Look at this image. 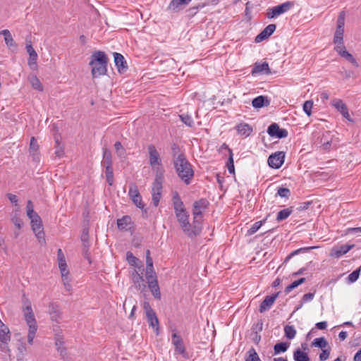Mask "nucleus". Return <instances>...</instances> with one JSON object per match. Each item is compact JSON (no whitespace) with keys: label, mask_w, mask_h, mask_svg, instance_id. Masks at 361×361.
I'll use <instances>...</instances> for the list:
<instances>
[{"label":"nucleus","mask_w":361,"mask_h":361,"mask_svg":"<svg viewBox=\"0 0 361 361\" xmlns=\"http://www.w3.org/2000/svg\"><path fill=\"white\" fill-rule=\"evenodd\" d=\"M173 163L178 177L186 185L190 184L194 176V171L185 154L183 153L178 154Z\"/></svg>","instance_id":"nucleus-1"},{"label":"nucleus","mask_w":361,"mask_h":361,"mask_svg":"<svg viewBox=\"0 0 361 361\" xmlns=\"http://www.w3.org/2000/svg\"><path fill=\"white\" fill-rule=\"evenodd\" d=\"M108 58L102 51H94L92 56L89 65L92 66L91 73L93 78H98L106 75L107 72Z\"/></svg>","instance_id":"nucleus-2"},{"label":"nucleus","mask_w":361,"mask_h":361,"mask_svg":"<svg viewBox=\"0 0 361 361\" xmlns=\"http://www.w3.org/2000/svg\"><path fill=\"white\" fill-rule=\"evenodd\" d=\"M149 164L155 171V178H164V169L161 157L156 147L150 144L147 146Z\"/></svg>","instance_id":"nucleus-3"},{"label":"nucleus","mask_w":361,"mask_h":361,"mask_svg":"<svg viewBox=\"0 0 361 361\" xmlns=\"http://www.w3.org/2000/svg\"><path fill=\"white\" fill-rule=\"evenodd\" d=\"M178 221L179 222L183 231L189 236L197 235L201 231V227L197 220L194 221V226L192 229L190 228V224L189 222V214L186 211L183 212H178L176 214Z\"/></svg>","instance_id":"nucleus-4"},{"label":"nucleus","mask_w":361,"mask_h":361,"mask_svg":"<svg viewBox=\"0 0 361 361\" xmlns=\"http://www.w3.org/2000/svg\"><path fill=\"white\" fill-rule=\"evenodd\" d=\"M23 312L25 319L29 326L27 343L28 344L32 345L37 330V326L36 324V319L30 302H28V304L23 308Z\"/></svg>","instance_id":"nucleus-5"},{"label":"nucleus","mask_w":361,"mask_h":361,"mask_svg":"<svg viewBox=\"0 0 361 361\" xmlns=\"http://www.w3.org/2000/svg\"><path fill=\"white\" fill-rule=\"evenodd\" d=\"M32 230L38 238L39 242L41 240L44 241V233L42 225V221L39 215H36L30 218Z\"/></svg>","instance_id":"nucleus-6"},{"label":"nucleus","mask_w":361,"mask_h":361,"mask_svg":"<svg viewBox=\"0 0 361 361\" xmlns=\"http://www.w3.org/2000/svg\"><path fill=\"white\" fill-rule=\"evenodd\" d=\"M164 178H155L152 184V204L154 207H157L159 205L161 197Z\"/></svg>","instance_id":"nucleus-7"},{"label":"nucleus","mask_w":361,"mask_h":361,"mask_svg":"<svg viewBox=\"0 0 361 361\" xmlns=\"http://www.w3.org/2000/svg\"><path fill=\"white\" fill-rule=\"evenodd\" d=\"M171 343L175 347L176 353L181 355L182 357L185 359L190 358V355L186 351V349L183 344V341L180 336H178L176 333L173 334L171 337Z\"/></svg>","instance_id":"nucleus-8"},{"label":"nucleus","mask_w":361,"mask_h":361,"mask_svg":"<svg viewBox=\"0 0 361 361\" xmlns=\"http://www.w3.org/2000/svg\"><path fill=\"white\" fill-rule=\"evenodd\" d=\"M285 153L283 152H276L271 154L267 160L269 166L272 169H279L284 162Z\"/></svg>","instance_id":"nucleus-9"},{"label":"nucleus","mask_w":361,"mask_h":361,"mask_svg":"<svg viewBox=\"0 0 361 361\" xmlns=\"http://www.w3.org/2000/svg\"><path fill=\"white\" fill-rule=\"evenodd\" d=\"M267 133L272 137L284 138L288 135L287 130L280 128L279 125L276 123H271L267 128Z\"/></svg>","instance_id":"nucleus-10"},{"label":"nucleus","mask_w":361,"mask_h":361,"mask_svg":"<svg viewBox=\"0 0 361 361\" xmlns=\"http://www.w3.org/2000/svg\"><path fill=\"white\" fill-rule=\"evenodd\" d=\"M208 204L209 202L203 198L194 202L192 209L194 219L197 220L198 217H202V211L207 207Z\"/></svg>","instance_id":"nucleus-11"},{"label":"nucleus","mask_w":361,"mask_h":361,"mask_svg":"<svg viewBox=\"0 0 361 361\" xmlns=\"http://www.w3.org/2000/svg\"><path fill=\"white\" fill-rule=\"evenodd\" d=\"M128 195L134 204L140 209H143L145 204L142 202V197L138 191L137 186L131 185L129 188Z\"/></svg>","instance_id":"nucleus-12"},{"label":"nucleus","mask_w":361,"mask_h":361,"mask_svg":"<svg viewBox=\"0 0 361 361\" xmlns=\"http://www.w3.org/2000/svg\"><path fill=\"white\" fill-rule=\"evenodd\" d=\"M354 247V244L335 245L332 247L331 250L330 256L335 258H339L343 255L346 254L349 250L353 249Z\"/></svg>","instance_id":"nucleus-13"},{"label":"nucleus","mask_w":361,"mask_h":361,"mask_svg":"<svg viewBox=\"0 0 361 361\" xmlns=\"http://www.w3.org/2000/svg\"><path fill=\"white\" fill-rule=\"evenodd\" d=\"M132 281L135 288L143 292L146 289V283L143 276L140 274L137 271L134 270L132 273Z\"/></svg>","instance_id":"nucleus-14"},{"label":"nucleus","mask_w":361,"mask_h":361,"mask_svg":"<svg viewBox=\"0 0 361 361\" xmlns=\"http://www.w3.org/2000/svg\"><path fill=\"white\" fill-rule=\"evenodd\" d=\"M332 106H334L341 114L349 121H352L350 116L348 112V107L340 99H334L332 101Z\"/></svg>","instance_id":"nucleus-15"},{"label":"nucleus","mask_w":361,"mask_h":361,"mask_svg":"<svg viewBox=\"0 0 361 361\" xmlns=\"http://www.w3.org/2000/svg\"><path fill=\"white\" fill-rule=\"evenodd\" d=\"M275 24H269L255 37V42L259 43L269 38L276 30Z\"/></svg>","instance_id":"nucleus-16"},{"label":"nucleus","mask_w":361,"mask_h":361,"mask_svg":"<svg viewBox=\"0 0 361 361\" xmlns=\"http://www.w3.org/2000/svg\"><path fill=\"white\" fill-rule=\"evenodd\" d=\"M147 280L148 287L152 292V295L156 299L161 298V292L158 283V281L157 276H154L153 278H146Z\"/></svg>","instance_id":"nucleus-17"},{"label":"nucleus","mask_w":361,"mask_h":361,"mask_svg":"<svg viewBox=\"0 0 361 361\" xmlns=\"http://www.w3.org/2000/svg\"><path fill=\"white\" fill-rule=\"evenodd\" d=\"M279 293H276L272 295L266 296L264 300L261 302L259 308V312L262 313L268 310L274 303L276 299L278 298Z\"/></svg>","instance_id":"nucleus-18"},{"label":"nucleus","mask_w":361,"mask_h":361,"mask_svg":"<svg viewBox=\"0 0 361 361\" xmlns=\"http://www.w3.org/2000/svg\"><path fill=\"white\" fill-rule=\"evenodd\" d=\"M11 221L15 225L16 228L18 229L17 231H15L13 232L14 238H17L20 235L19 230H20L23 226V222L19 216V208H18L13 212V214H11Z\"/></svg>","instance_id":"nucleus-19"},{"label":"nucleus","mask_w":361,"mask_h":361,"mask_svg":"<svg viewBox=\"0 0 361 361\" xmlns=\"http://www.w3.org/2000/svg\"><path fill=\"white\" fill-rule=\"evenodd\" d=\"M114 63L115 66L118 68V71L119 73H123L125 72L127 68V62L123 57V56L119 53L114 52Z\"/></svg>","instance_id":"nucleus-20"},{"label":"nucleus","mask_w":361,"mask_h":361,"mask_svg":"<svg viewBox=\"0 0 361 361\" xmlns=\"http://www.w3.org/2000/svg\"><path fill=\"white\" fill-rule=\"evenodd\" d=\"M257 73H263L266 75H269L271 73L269 67V63L266 61L263 63H259L257 62L255 63V66L252 70V74L255 75Z\"/></svg>","instance_id":"nucleus-21"},{"label":"nucleus","mask_w":361,"mask_h":361,"mask_svg":"<svg viewBox=\"0 0 361 361\" xmlns=\"http://www.w3.org/2000/svg\"><path fill=\"white\" fill-rule=\"evenodd\" d=\"M172 201L175 214L186 211L184 204L178 192L176 191L173 193Z\"/></svg>","instance_id":"nucleus-22"},{"label":"nucleus","mask_w":361,"mask_h":361,"mask_svg":"<svg viewBox=\"0 0 361 361\" xmlns=\"http://www.w3.org/2000/svg\"><path fill=\"white\" fill-rule=\"evenodd\" d=\"M57 260L61 274L64 275V273L69 274V270L67 268L66 257L61 249H59L57 251Z\"/></svg>","instance_id":"nucleus-23"},{"label":"nucleus","mask_w":361,"mask_h":361,"mask_svg":"<svg viewBox=\"0 0 361 361\" xmlns=\"http://www.w3.org/2000/svg\"><path fill=\"white\" fill-rule=\"evenodd\" d=\"M49 311L51 319L59 323L61 319V312L59 305L56 303H51L49 307Z\"/></svg>","instance_id":"nucleus-24"},{"label":"nucleus","mask_w":361,"mask_h":361,"mask_svg":"<svg viewBox=\"0 0 361 361\" xmlns=\"http://www.w3.org/2000/svg\"><path fill=\"white\" fill-rule=\"evenodd\" d=\"M270 104V100L267 97L260 95L254 98L252 101V105L255 109H259L263 106H267Z\"/></svg>","instance_id":"nucleus-25"},{"label":"nucleus","mask_w":361,"mask_h":361,"mask_svg":"<svg viewBox=\"0 0 361 361\" xmlns=\"http://www.w3.org/2000/svg\"><path fill=\"white\" fill-rule=\"evenodd\" d=\"M133 224L131 217L130 216H123L117 220L118 228L121 230H130Z\"/></svg>","instance_id":"nucleus-26"},{"label":"nucleus","mask_w":361,"mask_h":361,"mask_svg":"<svg viewBox=\"0 0 361 361\" xmlns=\"http://www.w3.org/2000/svg\"><path fill=\"white\" fill-rule=\"evenodd\" d=\"M238 135L247 137L252 132V128L247 123H241L235 127Z\"/></svg>","instance_id":"nucleus-27"},{"label":"nucleus","mask_w":361,"mask_h":361,"mask_svg":"<svg viewBox=\"0 0 361 361\" xmlns=\"http://www.w3.org/2000/svg\"><path fill=\"white\" fill-rule=\"evenodd\" d=\"M294 6L293 1H286L280 5L273 7L277 16L283 14L289 11Z\"/></svg>","instance_id":"nucleus-28"},{"label":"nucleus","mask_w":361,"mask_h":361,"mask_svg":"<svg viewBox=\"0 0 361 361\" xmlns=\"http://www.w3.org/2000/svg\"><path fill=\"white\" fill-rule=\"evenodd\" d=\"M0 35H3L6 46L9 48L16 47V44L8 30H3L0 31Z\"/></svg>","instance_id":"nucleus-29"},{"label":"nucleus","mask_w":361,"mask_h":361,"mask_svg":"<svg viewBox=\"0 0 361 361\" xmlns=\"http://www.w3.org/2000/svg\"><path fill=\"white\" fill-rule=\"evenodd\" d=\"M146 265V278H153L154 276H157L154 270L153 261L151 257H147Z\"/></svg>","instance_id":"nucleus-30"},{"label":"nucleus","mask_w":361,"mask_h":361,"mask_svg":"<svg viewBox=\"0 0 361 361\" xmlns=\"http://www.w3.org/2000/svg\"><path fill=\"white\" fill-rule=\"evenodd\" d=\"M63 344L64 342L63 341V338L60 336L55 338V345L56 347V350L60 353L62 358H64L66 355V348L64 347Z\"/></svg>","instance_id":"nucleus-31"},{"label":"nucleus","mask_w":361,"mask_h":361,"mask_svg":"<svg viewBox=\"0 0 361 361\" xmlns=\"http://www.w3.org/2000/svg\"><path fill=\"white\" fill-rule=\"evenodd\" d=\"M26 50H27V52L30 55V58H29V60H28L29 66H32V64H35L37 59V54L36 53V51L33 49V47H32L31 44H26Z\"/></svg>","instance_id":"nucleus-32"},{"label":"nucleus","mask_w":361,"mask_h":361,"mask_svg":"<svg viewBox=\"0 0 361 361\" xmlns=\"http://www.w3.org/2000/svg\"><path fill=\"white\" fill-rule=\"evenodd\" d=\"M0 339L11 340V332L8 327L0 319Z\"/></svg>","instance_id":"nucleus-33"},{"label":"nucleus","mask_w":361,"mask_h":361,"mask_svg":"<svg viewBox=\"0 0 361 361\" xmlns=\"http://www.w3.org/2000/svg\"><path fill=\"white\" fill-rule=\"evenodd\" d=\"M293 359L295 361H310L307 353L299 348L293 352Z\"/></svg>","instance_id":"nucleus-34"},{"label":"nucleus","mask_w":361,"mask_h":361,"mask_svg":"<svg viewBox=\"0 0 361 361\" xmlns=\"http://www.w3.org/2000/svg\"><path fill=\"white\" fill-rule=\"evenodd\" d=\"M28 80L34 89L40 92L43 91V86L39 78L35 75H30Z\"/></svg>","instance_id":"nucleus-35"},{"label":"nucleus","mask_w":361,"mask_h":361,"mask_svg":"<svg viewBox=\"0 0 361 361\" xmlns=\"http://www.w3.org/2000/svg\"><path fill=\"white\" fill-rule=\"evenodd\" d=\"M290 343L287 342L277 343L274 346V355H279L281 353H285L289 348Z\"/></svg>","instance_id":"nucleus-36"},{"label":"nucleus","mask_w":361,"mask_h":361,"mask_svg":"<svg viewBox=\"0 0 361 361\" xmlns=\"http://www.w3.org/2000/svg\"><path fill=\"white\" fill-rule=\"evenodd\" d=\"M293 211V207H290L279 211L276 216V221H281L286 219L292 214Z\"/></svg>","instance_id":"nucleus-37"},{"label":"nucleus","mask_w":361,"mask_h":361,"mask_svg":"<svg viewBox=\"0 0 361 361\" xmlns=\"http://www.w3.org/2000/svg\"><path fill=\"white\" fill-rule=\"evenodd\" d=\"M191 1V0H172L170 4H169V6L168 7V8L169 10H172V11H178L179 7L182 5H187Z\"/></svg>","instance_id":"nucleus-38"},{"label":"nucleus","mask_w":361,"mask_h":361,"mask_svg":"<svg viewBox=\"0 0 361 361\" xmlns=\"http://www.w3.org/2000/svg\"><path fill=\"white\" fill-rule=\"evenodd\" d=\"M245 361H262L257 353L255 349L252 347L249 349V350L247 352Z\"/></svg>","instance_id":"nucleus-39"},{"label":"nucleus","mask_w":361,"mask_h":361,"mask_svg":"<svg viewBox=\"0 0 361 361\" xmlns=\"http://www.w3.org/2000/svg\"><path fill=\"white\" fill-rule=\"evenodd\" d=\"M102 164L103 166L113 164L111 152L106 148H103V161Z\"/></svg>","instance_id":"nucleus-40"},{"label":"nucleus","mask_w":361,"mask_h":361,"mask_svg":"<svg viewBox=\"0 0 361 361\" xmlns=\"http://www.w3.org/2000/svg\"><path fill=\"white\" fill-rule=\"evenodd\" d=\"M316 247L313 246V247H301V248H299L296 250H294L293 251L290 255H288L285 260H284V262H288L293 257H294L295 255H298L300 253H304L308 250H312V249H314Z\"/></svg>","instance_id":"nucleus-41"},{"label":"nucleus","mask_w":361,"mask_h":361,"mask_svg":"<svg viewBox=\"0 0 361 361\" xmlns=\"http://www.w3.org/2000/svg\"><path fill=\"white\" fill-rule=\"evenodd\" d=\"M105 167V175L106 181L109 185H112L114 183V172L112 165L104 166Z\"/></svg>","instance_id":"nucleus-42"},{"label":"nucleus","mask_w":361,"mask_h":361,"mask_svg":"<svg viewBox=\"0 0 361 361\" xmlns=\"http://www.w3.org/2000/svg\"><path fill=\"white\" fill-rule=\"evenodd\" d=\"M229 157L226 163V166L229 173L234 174L235 173V166L233 161V154L231 149H228Z\"/></svg>","instance_id":"nucleus-43"},{"label":"nucleus","mask_w":361,"mask_h":361,"mask_svg":"<svg viewBox=\"0 0 361 361\" xmlns=\"http://www.w3.org/2000/svg\"><path fill=\"white\" fill-rule=\"evenodd\" d=\"M146 317L149 326H152V328H156V330L157 331L159 329V320L156 315V313L154 312Z\"/></svg>","instance_id":"nucleus-44"},{"label":"nucleus","mask_w":361,"mask_h":361,"mask_svg":"<svg viewBox=\"0 0 361 361\" xmlns=\"http://www.w3.org/2000/svg\"><path fill=\"white\" fill-rule=\"evenodd\" d=\"M285 336L288 339H293L296 335V330L293 326L287 325L284 327Z\"/></svg>","instance_id":"nucleus-45"},{"label":"nucleus","mask_w":361,"mask_h":361,"mask_svg":"<svg viewBox=\"0 0 361 361\" xmlns=\"http://www.w3.org/2000/svg\"><path fill=\"white\" fill-rule=\"evenodd\" d=\"M312 345L313 346L323 349L328 345V342L326 341V339L324 337H320V338H315L313 341Z\"/></svg>","instance_id":"nucleus-46"},{"label":"nucleus","mask_w":361,"mask_h":361,"mask_svg":"<svg viewBox=\"0 0 361 361\" xmlns=\"http://www.w3.org/2000/svg\"><path fill=\"white\" fill-rule=\"evenodd\" d=\"M114 147L116 149V152L118 157L125 158L126 156V152L125 148L123 147L120 142H116L114 144Z\"/></svg>","instance_id":"nucleus-47"},{"label":"nucleus","mask_w":361,"mask_h":361,"mask_svg":"<svg viewBox=\"0 0 361 361\" xmlns=\"http://www.w3.org/2000/svg\"><path fill=\"white\" fill-rule=\"evenodd\" d=\"M181 121L183 123H184L186 126H189V127H192L194 124V121H193V119L191 117L190 115H189L188 114H183L179 116Z\"/></svg>","instance_id":"nucleus-48"},{"label":"nucleus","mask_w":361,"mask_h":361,"mask_svg":"<svg viewBox=\"0 0 361 361\" xmlns=\"http://www.w3.org/2000/svg\"><path fill=\"white\" fill-rule=\"evenodd\" d=\"M26 213L28 218H32L34 216L38 215L34 210V206L31 200H28L26 204Z\"/></svg>","instance_id":"nucleus-49"},{"label":"nucleus","mask_w":361,"mask_h":361,"mask_svg":"<svg viewBox=\"0 0 361 361\" xmlns=\"http://www.w3.org/2000/svg\"><path fill=\"white\" fill-rule=\"evenodd\" d=\"M341 56L345 58L347 61L350 62L354 66H355V67L359 66V64L357 62V61L355 60V59L348 51H342V55Z\"/></svg>","instance_id":"nucleus-50"},{"label":"nucleus","mask_w":361,"mask_h":361,"mask_svg":"<svg viewBox=\"0 0 361 361\" xmlns=\"http://www.w3.org/2000/svg\"><path fill=\"white\" fill-rule=\"evenodd\" d=\"M264 222V221H259L255 222L250 227V228L247 231V234L248 235H253L254 233H255L260 228V227L263 225Z\"/></svg>","instance_id":"nucleus-51"},{"label":"nucleus","mask_w":361,"mask_h":361,"mask_svg":"<svg viewBox=\"0 0 361 361\" xmlns=\"http://www.w3.org/2000/svg\"><path fill=\"white\" fill-rule=\"evenodd\" d=\"M343 33H344V28L337 27L335 35H334V43H337V42L340 43L341 41L343 40Z\"/></svg>","instance_id":"nucleus-52"},{"label":"nucleus","mask_w":361,"mask_h":361,"mask_svg":"<svg viewBox=\"0 0 361 361\" xmlns=\"http://www.w3.org/2000/svg\"><path fill=\"white\" fill-rule=\"evenodd\" d=\"M313 106V102L312 100H307L303 104V111L305 114L310 116L312 114V109Z\"/></svg>","instance_id":"nucleus-53"},{"label":"nucleus","mask_w":361,"mask_h":361,"mask_svg":"<svg viewBox=\"0 0 361 361\" xmlns=\"http://www.w3.org/2000/svg\"><path fill=\"white\" fill-rule=\"evenodd\" d=\"M276 195L288 198L290 195V190L287 188L280 187L277 190Z\"/></svg>","instance_id":"nucleus-54"},{"label":"nucleus","mask_w":361,"mask_h":361,"mask_svg":"<svg viewBox=\"0 0 361 361\" xmlns=\"http://www.w3.org/2000/svg\"><path fill=\"white\" fill-rule=\"evenodd\" d=\"M360 267L358 269H356L353 271L352 273H350L348 276V280L349 283H354L355 282L360 275Z\"/></svg>","instance_id":"nucleus-55"},{"label":"nucleus","mask_w":361,"mask_h":361,"mask_svg":"<svg viewBox=\"0 0 361 361\" xmlns=\"http://www.w3.org/2000/svg\"><path fill=\"white\" fill-rule=\"evenodd\" d=\"M11 340H3L0 339V351L2 353H10V349L8 348V342Z\"/></svg>","instance_id":"nucleus-56"},{"label":"nucleus","mask_w":361,"mask_h":361,"mask_svg":"<svg viewBox=\"0 0 361 361\" xmlns=\"http://www.w3.org/2000/svg\"><path fill=\"white\" fill-rule=\"evenodd\" d=\"M69 274L64 273V275H61L62 281L63 283V285L65 286V288L67 291H70L71 290V285L70 283V279L68 278Z\"/></svg>","instance_id":"nucleus-57"},{"label":"nucleus","mask_w":361,"mask_h":361,"mask_svg":"<svg viewBox=\"0 0 361 361\" xmlns=\"http://www.w3.org/2000/svg\"><path fill=\"white\" fill-rule=\"evenodd\" d=\"M90 244H82V255L84 257L91 263L90 253L89 252Z\"/></svg>","instance_id":"nucleus-58"},{"label":"nucleus","mask_w":361,"mask_h":361,"mask_svg":"<svg viewBox=\"0 0 361 361\" xmlns=\"http://www.w3.org/2000/svg\"><path fill=\"white\" fill-rule=\"evenodd\" d=\"M334 44H336L335 50L336 51V52H338V54L340 56L342 55V51H346L345 47L343 45V40H341L340 43L337 42V43H334Z\"/></svg>","instance_id":"nucleus-59"},{"label":"nucleus","mask_w":361,"mask_h":361,"mask_svg":"<svg viewBox=\"0 0 361 361\" xmlns=\"http://www.w3.org/2000/svg\"><path fill=\"white\" fill-rule=\"evenodd\" d=\"M345 25V13L344 12L340 13L337 19V27L344 28Z\"/></svg>","instance_id":"nucleus-60"},{"label":"nucleus","mask_w":361,"mask_h":361,"mask_svg":"<svg viewBox=\"0 0 361 361\" xmlns=\"http://www.w3.org/2000/svg\"><path fill=\"white\" fill-rule=\"evenodd\" d=\"M30 152H35L38 150V144L34 137H32L31 140H30Z\"/></svg>","instance_id":"nucleus-61"},{"label":"nucleus","mask_w":361,"mask_h":361,"mask_svg":"<svg viewBox=\"0 0 361 361\" xmlns=\"http://www.w3.org/2000/svg\"><path fill=\"white\" fill-rule=\"evenodd\" d=\"M127 260L130 265H135L136 262L138 260L137 257H135L132 252H128L127 254Z\"/></svg>","instance_id":"nucleus-62"},{"label":"nucleus","mask_w":361,"mask_h":361,"mask_svg":"<svg viewBox=\"0 0 361 361\" xmlns=\"http://www.w3.org/2000/svg\"><path fill=\"white\" fill-rule=\"evenodd\" d=\"M179 152H180L179 147L178 146V145L173 143L171 145V153H172V157H173V161L174 160V159L177 158V156L178 154H180V153H179Z\"/></svg>","instance_id":"nucleus-63"},{"label":"nucleus","mask_w":361,"mask_h":361,"mask_svg":"<svg viewBox=\"0 0 361 361\" xmlns=\"http://www.w3.org/2000/svg\"><path fill=\"white\" fill-rule=\"evenodd\" d=\"M143 309L145 310L146 316L154 313V311L151 307V305L148 302H145L143 304Z\"/></svg>","instance_id":"nucleus-64"}]
</instances>
